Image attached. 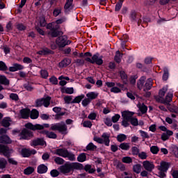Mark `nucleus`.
<instances>
[{
    "mask_svg": "<svg viewBox=\"0 0 178 178\" xmlns=\"http://www.w3.org/2000/svg\"><path fill=\"white\" fill-rule=\"evenodd\" d=\"M84 165L80 163H65L60 167V172L63 175H67L70 172L73 173L74 170H83Z\"/></svg>",
    "mask_w": 178,
    "mask_h": 178,
    "instance_id": "obj_1",
    "label": "nucleus"
},
{
    "mask_svg": "<svg viewBox=\"0 0 178 178\" xmlns=\"http://www.w3.org/2000/svg\"><path fill=\"white\" fill-rule=\"evenodd\" d=\"M84 56L86 62H88L89 63H91L92 65H97V66H102L104 65V60L102 58L104 56H100L99 53L97 52L96 54H91L90 51H87L84 53Z\"/></svg>",
    "mask_w": 178,
    "mask_h": 178,
    "instance_id": "obj_2",
    "label": "nucleus"
},
{
    "mask_svg": "<svg viewBox=\"0 0 178 178\" xmlns=\"http://www.w3.org/2000/svg\"><path fill=\"white\" fill-rule=\"evenodd\" d=\"M54 154L58 155V156H62L63 158H68L69 161H76V156L74 154L69 152L66 148L56 149Z\"/></svg>",
    "mask_w": 178,
    "mask_h": 178,
    "instance_id": "obj_3",
    "label": "nucleus"
},
{
    "mask_svg": "<svg viewBox=\"0 0 178 178\" xmlns=\"http://www.w3.org/2000/svg\"><path fill=\"white\" fill-rule=\"evenodd\" d=\"M53 131H58L60 134H67V126L65 122L62 121L56 124H52L50 127Z\"/></svg>",
    "mask_w": 178,
    "mask_h": 178,
    "instance_id": "obj_4",
    "label": "nucleus"
},
{
    "mask_svg": "<svg viewBox=\"0 0 178 178\" xmlns=\"http://www.w3.org/2000/svg\"><path fill=\"white\" fill-rule=\"evenodd\" d=\"M56 44L59 48H61V51H63V48H65V47L72 44V41L68 40L67 35H61V36L56 38Z\"/></svg>",
    "mask_w": 178,
    "mask_h": 178,
    "instance_id": "obj_5",
    "label": "nucleus"
},
{
    "mask_svg": "<svg viewBox=\"0 0 178 178\" xmlns=\"http://www.w3.org/2000/svg\"><path fill=\"white\" fill-rule=\"evenodd\" d=\"M109 137H111V136L108 134V133L104 132L102 135V138L94 136L93 140L94 141H96V143H98V144H104L106 147H109V144H111V139H109Z\"/></svg>",
    "mask_w": 178,
    "mask_h": 178,
    "instance_id": "obj_6",
    "label": "nucleus"
},
{
    "mask_svg": "<svg viewBox=\"0 0 178 178\" xmlns=\"http://www.w3.org/2000/svg\"><path fill=\"white\" fill-rule=\"evenodd\" d=\"M26 129H29V130H33V131H35L36 130H44V129H48L49 127V124H33L31 122H28L25 124Z\"/></svg>",
    "mask_w": 178,
    "mask_h": 178,
    "instance_id": "obj_7",
    "label": "nucleus"
},
{
    "mask_svg": "<svg viewBox=\"0 0 178 178\" xmlns=\"http://www.w3.org/2000/svg\"><path fill=\"white\" fill-rule=\"evenodd\" d=\"M134 115V112L128 111L124 116L127 120H129L132 126H138V120L137 118H133Z\"/></svg>",
    "mask_w": 178,
    "mask_h": 178,
    "instance_id": "obj_8",
    "label": "nucleus"
},
{
    "mask_svg": "<svg viewBox=\"0 0 178 178\" xmlns=\"http://www.w3.org/2000/svg\"><path fill=\"white\" fill-rule=\"evenodd\" d=\"M33 136L34 134H33V131H29L27 129H22L19 134L20 140H30Z\"/></svg>",
    "mask_w": 178,
    "mask_h": 178,
    "instance_id": "obj_9",
    "label": "nucleus"
},
{
    "mask_svg": "<svg viewBox=\"0 0 178 178\" xmlns=\"http://www.w3.org/2000/svg\"><path fill=\"white\" fill-rule=\"evenodd\" d=\"M12 150L9 149V147L6 145L0 144V155L3 156H10Z\"/></svg>",
    "mask_w": 178,
    "mask_h": 178,
    "instance_id": "obj_10",
    "label": "nucleus"
},
{
    "mask_svg": "<svg viewBox=\"0 0 178 178\" xmlns=\"http://www.w3.org/2000/svg\"><path fill=\"white\" fill-rule=\"evenodd\" d=\"M31 145L33 147H38V145H41V147H45L47 145V142L44 140V138H38L32 141Z\"/></svg>",
    "mask_w": 178,
    "mask_h": 178,
    "instance_id": "obj_11",
    "label": "nucleus"
},
{
    "mask_svg": "<svg viewBox=\"0 0 178 178\" xmlns=\"http://www.w3.org/2000/svg\"><path fill=\"white\" fill-rule=\"evenodd\" d=\"M143 165L144 169H145V170L147 172H151L155 169V165H154V163L149 162V161H143Z\"/></svg>",
    "mask_w": 178,
    "mask_h": 178,
    "instance_id": "obj_12",
    "label": "nucleus"
},
{
    "mask_svg": "<svg viewBox=\"0 0 178 178\" xmlns=\"http://www.w3.org/2000/svg\"><path fill=\"white\" fill-rule=\"evenodd\" d=\"M118 73L122 81V84H125V86H127V84H129V76H127V74H126V72H124V70H120Z\"/></svg>",
    "mask_w": 178,
    "mask_h": 178,
    "instance_id": "obj_13",
    "label": "nucleus"
},
{
    "mask_svg": "<svg viewBox=\"0 0 178 178\" xmlns=\"http://www.w3.org/2000/svg\"><path fill=\"white\" fill-rule=\"evenodd\" d=\"M36 54L37 55H43L44 56H47V55H54L55 51L48 49V47H45L42 50L37 51Z\"/></svg>",
    "mask_w": 178,
    "mask_h": 178,
    "instance_id": "obj_14",
    "label": "nucleus"
},
{
    "mask_svg": "<svg viewBox=\"0 0 178 178\" xmlns=\"http://www.w3.org/2000/svg\"><path fill=\"white\" fill-rule=\"evenodd\" d=\"M31 111L29 108H22L19 111L22 119H29L30 118Z\"/></svg>",
    "mask_w": 178,
    "mask_h": 178,
    "instance_id": "obj_15",
    "label": "nucleus"
},
{
    "mask_svg": "<svg viewBox=\"0 0 178 178\" xmlns=\"http://www.w3.org/2000/svg\"><path fill=\"white\" fill-rule=\"evenodd\" d=\"M60 28V26L59 25H56L55 26V29H53L52 31H50V35H51V37H58V35H63V32L60 31L59 29Z\"/></svg>",
    "mask_w": 178,
    "mask_h": 178,
    "instance_id": "obj_16",
    "label": "nucleus"
},
{
    "mask_svg": "<svg viewBox=\"0 0 178 178\" xmlns=\"http://www.w3.org/2000/svg\"><path fill=\"white\" fill-rule=\"evenodd\" d=\"M40 134H44L47 138H52L53 140L58 138V135H56V134L52 131L49 132V131L47 130H42Z\"/></svg>",
    "mask_w": 178,
    "mask_h": 178,
    "instance_id": "obj_17",
    "label": "nucleus"
},
{
    "mask_svg": "<svg viewBox=\"0 0 178 178\" xmlns=\"http://www.w3.org/2000/svg\"><path fill=\"white\" fill-rule=\"evenodd\" d=\"M169 168H170V163L162 161L160 167L159 168V170H161V172H168V170H169Z\"/></svg>",
    "mask_w": 178,
    "mask_h": 178,
    "instance_id": "obj_18",
    "label": "nucleus"
},
{
    "mask_svg": "<svg viewBox=\"0 0 178 178\" xmlns=\"http://www.w3.org/2000/svg\"><path fill=\"white\" fill-rule=\"evenodd\" d=\"M48 172V167L45 164H40L38 166L37 172L39 175H44Z\"/></svg>",
    "mask_w": 178,
    "mask_h": 178,
    "instance_id": "obj_19",
    "label": "nucleus"
},
{
    "mask_svg": "<svg viewBox=\"0 0 178 178\" xmlns=\"http://www.w3.org/2000/svg\"><path fill=\"white\" fill-rule=\"evenodd\" d=\"M0 144H12V140L8 135H2L0 136Z\"/></svg>",
    "mask_w": 178,
    "mask_h": 178,
    "instance_id": "obj_20",
    "label": "nucleus"
},
{
    "mask_svg": "<svg viewBox=\"0 0 178 178\" xmlns=\"http://www.w3.org/2000/svg\"><path fill=\"white\" fill-rule=\"evenodd\" d=\"M24 66L19 63H14L13 67H9V72H17V70H23Z\"/></svg>",
    "mask_w": 178,
    "mask_h": 178,
    "instance_id": "obj_21",
    "label": "nucleus"
},
{
    "mask_svg": "<svg viewBox=\"0 0 178 178\" xmlns=\"http://www.w3.org/2000/svg\"><path fill=\"white\" fill-rule=\"evenodd\" d=\"M9 149H10L12 152L10 154V156H5V158H7L8 159V163H10V165H14L15 166H17V161L16 160H15V159L13 158H10L12 156V154H13V152H15V151L13 150V149L9 147Z\"/></svg>",
    "mask_w": 178,
    "mask_h": 178,
    "instance_id": "obj_22",
    "label": "nucleus"
},
{
    "mask_svg": "<svg viewBox=\"0 0 178 178\" xmlns=\"http://www.w3.org/2000/svg\"><path fill=\"white\" fill-rule=\"evenodd\" d=\"M152 88V79L149 78L143 86V91H149Z\"/></svg>",
    "mask_w": 178,
    "mask_h": 178,
    "instance_id": "obj_23",
    "label": "nucleus"
},
{
    "mask_svg": "<svg viewBox=\"0 0 178 178\" xmlns=\"http://www.w3.org/2000/svg\"><path fill=\"white\" fill-rule=\"evenodd\" d=\"M127 113H128V111H126L122 113V117L123 118V120L122 121V126H123L124 127H129V126H130V124L129 123V122H130V120H127L124 117V115H126Z\"/></svg>",
    "mask_w": 178,
    "mask_h": 178,
    "instance_id": "obj_24",
    "label": "nucleus"
},
{
    "mask_svg": "<svg viewBox=\"0 0 178 178\" xmlns=\"http://www.w3.org/2000/svg\"><path fill=\"white\" fill-rule=\"evenodd\" d=\"M10 122H11L10 118L9 117L4 118L0 122V124L3 127H9V126H10Z\"/></svg>",
    "mask_w": 178,
    "mask_h": 178,
    "instance_id": "obj_25",
    "label": "nucleus"
},
{
    "mask_svg": "<svg viewBox=\"0 0 178 178\" xmlns=\"http://www.w3.org/2000/svg\"><path fill=\"white\" fill-rule=\"evenodd\" d=\"M72 63V59L65 58L59 63V65L63 67H67Z\"/></svg>",
    "mask_w": 178,
    "mask_h": 178,
    "instance_id": "obj_26",
    "label": "nucleus"
},
{
    "mask_svg": "<svg viewBox=\"0 0 178 178\" xmlns=\"http://www.w3.org/2000/svg\"><path fill=\"white\" fill-rule=\"evenodd\" d=\"M173 99V91H170L168 92L167 95L165 96V99L164 100V104H169L172 102Z\"/></svg>",
    "mask_w": 178,
    "mask_h": 178,
    "instance_id": "obj_27",
    "label": "nucleus"
},
{
    "mask_svg": "<svg viewBox=\"0 0 178 178\" xmlns=\"http://www.w3.org/2000/svg\"><path fill=\"white\" fill-rule=\"evenodd\" d=\"M86 98V95L81 94V95L76 96L74 99L71 102V104H80L83 99Z\"/></svg>",
    "mask_w": 178,
    "mask_h": 178,
    "instance_id": "obj_28",
    "label": "nucleus"
},
{
    "mask_svg": "<svg viewBox=\"0 0 178 178\" xmlns=\"http://www.w3.org/2000/svg\"><path fill=\"white\" fill-rule=\"evenodd\" d=\"M21 155L22 158H30V156H31V153L30 152V149L23 148L21 150Z\"/></svg>",
    "mask_w": 178,
    "mask_h": 178,
    "instance_id": "obj_29",
    "label": "nucleus"
},
{
    "mask_svg": "<svg viewBox=\"0 0 178 178\" xmlns=\"http://www.w3.org/2000/svg\"><path fill=\"white\" fill-rule=\"evenodd\" d=\"M60 91H61L62 94L72 95L74 92V88L63 87L60 88Z\"/></svg>",
    "mask_w": 178,
    "mask_h": 178,
    "instance_id": "obj_30",
    "label": "nucleus"
},
{
    "mask_svg": "<svg viewBox=\"0 0 178 178\" xmlns=\"http://www.w3.org/2000/svg\"><path fill=\"white\" fill-rule=\"evenodd\" d=\"M29 116L32 120L38 119V116H40V112H38L37 109H33L31 111Z\"/></svg>",
    "mask_w": 178,
    "mask_h": 178,
    "instance_id": "obj_31",
    "label": "nucleus"
},
{
    "mask_svg": "<svg viewBox=\"0 0 178 178\" xmlns=\"http://www.w3.org/2000/svg\"><path fill=\"white\" fill-rule=\"evenodd\" d=\"M0 84H3V86H9L10 82L5 75H0Z\"/></svg>",
    "mask_w": 178,
    "mask_h": 178,
    "instance_id": "obj_32",
    "label": "nucleus"
},
{
    "mask_svg": "<svg viewBox=\"0 0 178 178\" xmlns=\"http://www.w3.org/2000/svg\"><path fill=\"white\" fill-rule=\"evenodd\" d=\"M122 58H123V54L120 53V51L119 50L117 51L114 57V60L117 63H120V62H122Z\"/></svg>",
    "mask_w": 178,
    "mask_h": 178,
    "instance_id": "obj_33",
    "label": "nucleus"
},
{
    "mask_svg": "<svg viewBox=\"0 0 178 178\" xmlns=\"http://www.w3.org/2000/svg\"><path fill=\"white\" fill-rule=\"evenodd\" d=\"M145 83V76H141L137 83V88L139 90H143Z\"/></svg>",
    "mask_w": 178,
    "mask_h": 178,
    "instance_id": "obj_34",
    "label": "nucleus"
},
{
    "mask_svg": "<svg viewBox=\"0 0 178 178\" xmlns=\"http://www.w3.org/2000/svg\"><path fill=\"white\" fill-rule=\"evenodd\" d=\"M129 19L131 22H137V11L136 10H131L129 15Z\"/></svg>",
    "mask_w": 178,
    "mask_h": 178,
    "instance_id": "obj_35",
    "label": "nucleus"
},
{
    "mask_svg": "<svg viewBox=\"0 0 178 178\" xmlns=\"http://www.w3.org/2000/svg\"><path fill=\"white\" fill-rule=\"evenodd\" d=\"M51 97L50 96H47L46 97L42 98L43 106H44V108H48V106L51 105Z\"/></svg>",
    "mask_w": 178,
    "mask_h": 178,
    "instance_id": "obj_36",
    "label": "nucleus"
},
{
    "mask_svg": "<svg viewBox=\"0 0 178 178\" xmlns=\"http://www.w3.org/2000/svg\"><path fill=\"white\" fill-rule=\"evenodd\" d=\"M87 98L91 102L92 99H96L98 97V93L95 92H90L86 94Z\"/></svg>",
    "mask_w": 178,
    "mask_h": 178,
    "instance_id": "obj_37",
    "label": "nucleus"
},
{
    "mask_svg": "<svg viewBox=\"0 0 178 178\" xmlns=\"http://www.w3.org/2000/svg\"><path fill=\"white\" fill-rule=\"evenodd\" d=\"M34 167L29 166L24 170V175L29 176L30 175H33L34 173Z\"/></svg>",
    "mask_w": 178,
    "mask_h": 178,
    "instance_id": "obj_38",
    "label": "nucleus"
},
{
    "mask_svg": "<svg viewBox=\"0 0 178 178\" xmlns=\"http://www.w3.org/2000/svg\"><path fill=\"white\" fill-rule=\"evenodd\" d=\"M138 108L140 111V113H142V115L145 114L147 111H148V107L145 104H144V103H143L142 104L138 105Z\"/></svg>",
    "mask_w": 178,
    "mask_h": 178,
    "instance_id": "obj_39",
    "label": "nucleus"
},
{
    "mask_svg": "<svg viewBox=\"0 0 178 178\" xmlns=\"http://www.w3.org/2000/svg\"><path fill=\"white\" fill-rule=\"evenodd\" d=\"M168 79H169V69L168 67H165L163 68V80L167 81Z\"/></svg>",
    "mask_w": 178,
    "mask_h": 178,
    "instance_id": "obj_40",
    "label": "nucleus"
},
{
    "mask_svg": "<svg viewBox=\"0 0 178 178\" xmlns=\"http://www.w3.org/2000/svg\"><path fill=\"white\" fill-rule=\"evenodd\" d=\"M78 162H86L87 161V156L86 153H81L77 157Z\"/></svg>",
    "mask_w": 178,
    "mask_h": 178,
    "instance_id": "obj_41",
    "label": "nucleus"
},
{
    "mask_svg": "<svg viewBox=\"0 0 178 178\" xmlns=\"http://www.w3.org/2000/svg\"><path fill=\"white\" fill-rule=\"evenodd\" d=\"M119 147L123 151H129L130 149V143H122L119 145Z\"/></svg>",
    "mask_w": 178,
    "mask_h": 178,
    "instance_id": "obj_42",
    "label": "nucleus"
},
{
    "mask_svg": "<svg viewBox=\"0 0 178 178\" xmlns=\"http://www.w3.org/2000/svg\"><path fill=\"white\" fill-rule=\"evenodd\" d=\"M168 91V87L164 86L159 91V98H163L165 97V94H166V92Z\"/></svg>",
    "mask_w": 178,
    "mask_h": 178,
    "instance_id": "obj_43",
    "label": "nucleus"
},
{
    "mask_svg": "<svg viewBox=\"0 0 178 178\" xmlns=\"http://www.w3.org/2000/svg\"><path fill=\"white\" fill-rule=\"evenodd\" d=\"M8 165V161L5 158H0V169L3 170Z\"/></svg>",
    "mask_w": 178,
    "mask_h": 178,
    "instance_id": "obj_44",
    "label": "nucleus"
},
{
    "mask_svg": "<svg viewBox=\"0 0 178 178\" xmlns=\"http://www.w3.org/2000/svg\"><path fill=\"white\" fill-rule=\"evenodd\" d=\"M133 171L134 173H136L137 175H139V173H141V164H136L133 166Z\"/></svg>",
    "mask_w": 178,
    "mask_h": 178,
    "instance_id": "obj_45",
    "label": "nucleus"
},
{
    "mask_svg": "<svg viewBox=\"0 0 178 178\" xmlns=\"http://www.w3.org/2000/svg\"><path fill=\"white\" fill-rule=\"evenodd\" d=\"M127 138V136L124 134H120L117 136V140L118 143H123Z\"/></svg>",
    "mask_w": 178,
    "mask_h": 178,
    "instance_id": "obj_46",
    "label": "nucleus"
},
{
    "mask_svg": "<svg viewBox=\"0 0 178 178\" xmlns=\"http://www.w3.org/2000/svg\"><path fill=\"white\" fill-rule=\"evenodd\" d=\"M140 134V137H142L143 138V141H145V138H149V135H148V133L143 131V130H139L138 131Z\"/></svg>",
    "mask_w": 178,
    "mask_h": 178,
    "instance_id": "obj_47",
    "label": "nucleus"
},
{
    "mask_svg": "<svg viewBox=\"0 0 178 178\" xmlns=\"http://www.w3.org/2000/svg\"><path fill=\"white\" fill-rule=\"evenodd\" d=\"M124 0H119V1L115 4V12H119L120 9H122V6H123Z\"/></svg>",
    "mask_w": 178,
    "mask_h": 178,
    "instance_id": "obj_48",
    "label": "nucleus"
},
{
    "mask_svg": "<svg viewBox=\"0 0 178 178\" xmlns=\"http://www.w3.org/2000/svg\"><path fill=\"white\" fill-rule=\"evenodd\" d=\"M86 148L87 151H95V149H97V146L94 145V143H90Z\"/></svg>",
    "mask_w": 178,
    "mask_h": 178,
    "instance_id": "obj_49",
    "label": "nucleus"
},
{
    "mask_svg": "<svg viewBox=\"0 0 178 178\" xmlns=\"http://www.w3.org/2000/svg\"><path fill=\"white\" fill-rule=\"evenodd\" d=\"M40 76L42 79H48V76H49V73L46 70H41Z\"/></svg>",
    "mask_w": 178,
    "mask_h": 178,
    "instance_id": "obj_50",
    "label": "nucleus"
},
{
    "mask_svg": "<svg viewBox=\"0 0 178 178\" xmlns=\"http://www.w3.org/2000/svg\"><path fill=\"white\" fill-rule=\"evenodd\" d=\"M54 162L56 165H63V163H65V160L61 157H55Z\"/></svg>",
    "mask_w": 178,
    "mask_h": 178,
    "instance_id": "obj_51",
    "label": "nucleus"
},
{
    "mask_svg": "<svg viewBox=\"0 0 178 178\" xmlns=\"http://www.w3.org/2000/svg\"><path fill=\"white\" fill-rule=\"evenodd\" d=\"M150 152H152V154H154V155H156V154L159 152V147L155 145L150 147Z\"/></svg>",
    "mask_w": 178,
    "mask_h": 178,
    "instance_id": "obj_52",
    "label": "nucleus"
},
{
    "mask_svg": "<svg viewBox=\"0 0 178 178\" xmlns=\"http://www.w3.org/2000/svg\"><path fill=\"white\" fill-rule=\"evenodd\" d=\"M1 48L3 49L5 55L10 54V47H9L8 45L4 44L3 46H1Z\"/></svg>",
    "mask_w": 178,
    "mask_h": 178,
    "instance_id": "obj_53",
    "label": "nucleus"
},
{
    "mask_svg": "<svg viewBox=\"0 0 178 178\" xmlns=\"http://www.w3.org/2000/svg\"><path fill=\"white\" fill-rule=\"evenodd\" d=\"M8 70V65L3 61H0V71L6 72Z\"/></svg>",
    "mask_w": 178,
    "mask_h": 178,
    "instance_id": "obj_54",
    "label": "nucleus"
},
{
    "mask_svg": "<svg viewBox=\"0 0 178 178\" xmlns=\"http://www.w3.org/2000/svg\"><path fill=\"white\" fill-rule=\"evenodd\" d=\"M73 5V0H67L64 6V9L67 10L70 9V7Z\"/></svg>",
    "mask_w": 178,
    "mask_h": 178,
    "instance_id": "obj_55",
    "label": "nucleus"
},
{
    "mask_svg": "<svg viewBox=\"0 0 178 178\" xmlns=\"http://www.w3.org/2000/svg\"><path fill=\"white\" fill-rule=\"evenodd\" d=\"M123 163H133V159L130 156H124L122 159Z\"/></svg>",
    "mask_w": 178,
    "mask_h": 178,
    "instance_id": "obj_56",
    "label": "nucleus"
},
{
    "mask_svg": "<svg viewBox=\"0 0 178 178\" xmlns=\"http://www.w3.org/2000/svg\"><path fill=\"white\" fill-rule=\"evenodd\" d=\"M172 152L174 154L175 158H178V147L173 145L171 147Z\"/></svg>",
    "mask_w": 178,
    "mask_h": 178,
    "instance_id": "obj_57",
    "label": "nucleus"
},
{
    "mask_svg": "<svg viewBox=\"0 0 178 178\" xmlns=\"http://www.w3.org/2000/svg\"><path fill=\"white\" fill-rule=\"evenodd\" d=\"M59 175H60V173L56 169L51 170L50 172V176H51V177H58Z\"/></svg>",
    "mask_w": 178,
    "mask_h": 178,
    "instance_id": "obj_58",
    "label": "nucleus"
},
{
    "mask_svg": "<svg viewBox=\"0 0 178 178\" xmlns=\"http://www.w3.org/2000/svg\"><path fill=\"white\" fill-rule=\"evenodd\" d=\"M90 104H91V102L88 97L83 99L81 102L82 106L84 107L88 106V105H90Z\"/></svg>",
    "mask_w": 178,
    "mask_h": 178,
    "instance_id": "obj_59",
    "label": "nucleus"
},
{
    "mask_svg": "<svg viewBox=\"0 0 178 178\" xmlns=\"http://www.w3.org/2000/svg\"><path fill=\"white\" fill-rule=\"evenodd\" d=\"M132 155H138L140 154V149L136 146L131 147Z\"/></svg>",
    "mask_w": 178,
    "mask_h": 178,
    "instance_id": "obj_60",
    "label": "nucleus"
},
{
    "mask_svg": "<svg viewBox=\"0 0 178 178\" xmlns=\"http://www.w3.org/2000/svg\"><path fill=\"white\" fill-rule=\"evenodd\" d=\"M42 105H44L42 98L36 99V101H35L36 108H40V107L42 106Z\"/></svg>",
    "mask_w": 178,
    "mask_h": 178,
    "instance_id": "obj_61",
    "label": "nucleus"
},
{
    "mask_svg": "<svg viewBox=\"0 0 178 178\" xmlns=\"http://www.w3.org/2000/svg\"><path fill=\"white\" fill-rule=\"evenodd\" d=\"M138 156L140 159H147V158H148V155H147L145 152H141L138 154Z\"/></svg>",
    "mask_w": 178,
    "mask_h": 178,
    "instance_id": "obj_62",
    "label": "nucleus"
},
{
    "mask_svg": "<svg viewBox=\"0 0 178 178\" xmlns=\"http://www.w3.org/2000/svg\"><path fill=\"white\" fill-rule=\"evenodd\" d=\"M56 26V25L55 24V22H53L51 23L47 24L46 27H47V30H50V31H51L55 29Z\"/></svg>",
    "mask_w": 178,
    "mask_h": 178,
    "instance_id": "obj_63",
    "label": "nucleus"
},
{
    "mask_svg": "<svg viewBox=\"0 0 178 178\" xmlns=\"http://www.w3.org/2000/svg\"><path fill=\"white\" fill-rule=\"evenodd\" d=\"M10 98L13 101H19V95H17L16 93L10 94Z\"/></svg>",
    "mask_w": 178,
    "mask_h": 178,
    "instance_id": "obj_64",
    "label": "nucleus"
}]
</instances>
